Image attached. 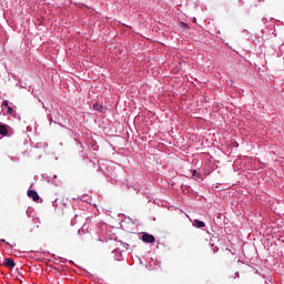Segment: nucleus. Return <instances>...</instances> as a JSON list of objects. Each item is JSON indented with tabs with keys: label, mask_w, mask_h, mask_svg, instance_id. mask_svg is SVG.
Returning <instances> with one entry per match:
<instances>
[{
	"label": "nucleus",
	"mask_w": 284,
	"mask_h": 284,
	"mask_svg": "<svg viewBox=\"0 0 284 284\" xmlns=\"http://www.w3.org/2000/svg\"><path fill=\"white\" fill-rule=\"evenodd\" d=\"M142 241H143V243H154V241H156V237H154V235H152V234L144 233L142 235Z\"/></svg>",
	"instance_id": "obj_1"
},
{
	"label": "nucleus",
	"mask_w": 284,
	"mask_h": 284,
	"mask_svg": "<svg viewBox=\"0 0 284 284\" xmlns=\"http://www.w3.org/2000/svg\"><path fill=\"white\" fill-rule=\"evenodd\" d=\"M27 194L29 199H32V201H39L40 199L39 193H37L34 190H29Z\"/></svg>",
	"instance_id": "obj_2"
},
{
	"label": "nucleus",
	"mask_w": 284,
	"mask_h": 284,
	"mask_svg": "<svg viewBox=\"0 0 284 284\" xmlns=\"http://www.w3.org/2000/svg\"><path fill=\"white\" fill-rule=\"evenodd\" d=\"M192 225H193V227L201 230V229L205 227V222H203L201 220H194Z\"/></svg>",
	"instance_id": "obj_3"
},
{
	"label": "nucleus",
	"mask_w": 284,
	"mask_h": 284,
	"mask_svg": "<svg viewBox=\"0 0 284 284\" xmlns=\"http://www.w3.org/2000/svg\"><path fill=\"white\" fill-rule=\"evenodd\" d=\"M4 265H6V267L13 270V267H16L17 263H14V260H12V258H6Z\"/></svg>",
	"instance_id": "obj_4"
},
{
	"label": "nucleus",
	"mask_w": 284,
	"mask_h": 284,
	"mask_svg": "<svg viewBox=\"0 0 284 284\" xmlns=\"http://www.w3.org/2000/svg\"><path fill=\"white\" fill-rule=\"evenodd\" d=\"M0 134L2 136H8V125L6 124H0Z\"/></svg>",
	"instance_id": "obj_5"
},
{
	"label": "nucleus",
	"mask_w": 284,
	"mask_h": 284,
	"mask_svg": "<svg viewBox=\"0 0 284 284\" xmlns=\"http://www.w3.org/2000/svg\"><path fill=\"white\" fill-rule=\"evenodd\" d=\"M192 176H193L194 181L203 180V175L201 173H199L196 170L193 171Z\"/></svg>",
	"instance_id": "obj_6"
},
{
	"label": "nucleus",
	"mask_w": 284,
	"mask_h": 284,
	"mask_svg": "<svg viewBox=\"0 0 284 284\" xmlns=\"http://www.w3.org/2000/svg\"><path fill=\"white\" fill-rule=\"evenodd\" d=\"M93 110H97L98 112H105V106L101 105L99 103L93 104Z\"/></svg>",
	"instance_id": "obj_7"
},
{
	"label": "nucleus",
	"mask_w": 284,
	"mask_h": 284,
	"mask_svg": "<svg viewBox=\"0 0 284 284\" xmlns=\"http://www.w3.org/2000/svg\"><path fill=\"white\" fill-rule=\"evenodd\" d=\"M113 254L115 261H121V258H123V255L119 251H114Z\"/></svg>",
	"instance_id": "obj_8"
},
{
	"label": "nucleus",
	"mask_w": 284,
	"mask_h": 284,
	"mask_svg": "<svg viewBox=\"0 0 284 284\" xmlns=\"http://www.w3.org/2000/svg\"><path fill=\"white\" fill-rule=\"evenodd\" d=\"M180 28H182L183 30H190V26L185 22H181Z\"/></svg>",
	"instance_id": "obj_9"
},
{
	"label": "nucleus",
	"mask_w": 284,
	"mask_h": 284,
	"mask_svg": "<svg viewBox=\"0 0 284 284\" xmlns=\"http://www.w3.org/2000/svg\"><path fill=\"white\" fill-rule=\"evenodd\" d=\"M2 108H7V109L10 108L8 100H4L2 102Z\"/></svg>",
	"instance_id": "obj_10"
},
{
	"label": "nucleus",
	"mask_w": 284,
	"mask_h": 284,
	"mask_svg": "<svg viewBox=\"0 0 284 284\" xmlns=\"http://www.w3.org/2000/svg\"><path fill=\"white\" fill-rule=\"evenodd\" d=\"M12 112H14V109H12V106H8L7 108V113L12 114Z\"/></svg>",
	"instance_id": "obj_11"
},
{
	"label": "nucleus",
	"mask_w": 284,
	"mask_h": 284,
	"mask_svg": "<svg viewBox=\"0 0 284 284\" xmlns=\"http://www.w3.org/2000/svg\"><path fill=\"white\" fill-rule=\"evenodd\" d=\"M2 243H6L7 245H9V247H14V245L10 244L9 242H7L6 240H0Z\"/></svg>",
	"instance_id": "obj_12"
},
{
	"label": "nucleus",
	"mask_w": 284,
	"mask_h": 284,
	"mask_svg": "<svg viewBox=\"0 0 284 284\" xmlns=\"http://www.w3.org/2000/svg\"><path fill=\"white\" fill-rule=\"evenodd\" d=\"M49 122L52 123V115L48 114Z\"/></svg>",
	"instance_id": "obj_13"
},
{
	"label": "nucleus",
	"mask_w": 284,
	"mask_h": 284,
	"mask_svg": "<svg viewBox=\"0 0 284 284\" xmlns=\"http://www.w3.org/2000/svg\"><path fill=\"white\" fill-rule=\"evenodd\" d=\"M213 252H214V254H216V252H219V247L215 246V247L213 248Z\"/></svg>",
	"instance_id": "obj_14"
},
{
	"label": "nucleus",
	"mask_w": 284,
	"mask_h": 284,
	"mask_svg": "<svg viewBox=\"0 0 284 284\" xmlns=\"http://www.w3.org/2000/svg\"><path fill=\"white\" fill-rule=\"evenodd\" d=\"M233 148H239V143H237V142H234V143H233Z\"/></svg>",
	"instance_id": "obj_15"
},
{
	"label": "nucleus",
	"mask_w": 284,
	"mask_h": 284,
	"mask_svg": "<svg viewBox=\"0 0 284 284\" xmlns=\"http://www.w3.org/2000/svg\"><path fill=\"white\" fill-rule=\"evenodd\" d=\"M41 104H42L43 110H48V108H45V104L43 102H41Z\"/></svg>",
	"instance_id": "obj_16"
},
{
	"label": "nucleus",
	"mask_w": 284,
	"mask_h": 284,
	"mask_svg": "<svg viewBox=\"0 0 284 284\" xmlns=\"http://www.w3.org/2000/svg\"><path fill=\"white\" fill-rule=\"evenodd\" d=\"M240 274L239 272L235 273V278H239Z\"/></svg>",
	"instance_id": "obj_17"
},
{
	"label": "nucleus",
	"mask_w": 284,
	"mask_h": 284,
	"mask_svg": "<svg viewBox=\"0 0 284 284\" xmlns=\"http://www.w3.org/2000/svg\"><path fill=\"white\" fill-rule=\"evenodd\" d=\"M124 247H126V250H128V247H130V244H124Z\"/></svg>",
	"instance_id": "obj_18"
},
{
	"label": "nucleus",
	"mask_w": 284,
	"mask_h": 284,
	"mask_svg": "<svg viewBox=\"0 0 284 284\" xmlns=\"http://www.w3.org/2000/svg\"><path fill=\"white\" fill-rule=\"evenodd\" d=\"M266 284H272V281H270V282H266Z\"/></svg>",
	"instance_id": "obj_19"
}]
</instances>
